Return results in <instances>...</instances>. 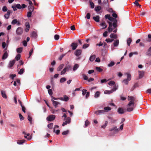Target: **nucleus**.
<instances>
[{"label": "nucleus", "instance_id": "obj_1", "mask_svg": "<svg viewBox=\"0 0 151 151\" xmlns=\"http://www.w3.org/2000/svg\"><path fill=\"white\" fill-rule=\"evenodd\" d=\"M135 99L132 96H129L128 100L129 101L127 105V111H131L133 110L136 106L134 104Z\"/></svg>", "mask_w": 151, "mask_h": 151}, {"label": "nucleus", "instance_id": "obj_2", "mask_svg": "<svg viewBox=\"0 0 151 151\" xmlns=\"http://www.w3.org/2000/svg\"><path fill=\"white\" fill-rule=\"evenodd\" d=\"M108 23L109 24V26L108 27V30L109 32H111L113 31V32L116 33L117 31V29L114 30V29H115L116 27H117L116 23V22H114L113 23V25L112 24V23L110 22H108Z\"/></svg>", "mask_w": 151, "mask_h": 151}, {"label": "nucleus", "instance_id": "obj_3", "mask_svg": "<svg viewBox=\"0 0 151 151\" xmlns=\"http://www.w3.org/2000/svg\"><path fill=\"white\" fill-rule=\"evenodd\" d=\"M127 79L124 80L123 81V82L126 85H127L128 84V81H130L131 79V75L129 74H127Z\"/></svg>", "mask_w": 151, "mask_h": 151}, {"label": "nucleus", "instance_id": "obj_4", "mask_svg": "<svg viewBox=\"0 0 151 151\" xmlns=\"http://www.w3.org/2000/svg\"><path fill=\"white\" fill-rule=\"evenodd\" d=\"M55 118V116L54 115H51L49 116L46 118L47 121H51L54 120Z\"/></svg>", "mask_w": 151, "mask_h": 151}, {"label": "nucleus", "instance_id": "obj_5", "mask_svg": "<svg viewBox=\"0 0 151 151\" xmlns=\"http://www.w3.org/2000/svg\"><path fill=\"white\" fill-rule=\"evenodd\" d=\"M23 32V29L21 27H18L16 30V33L18 35H21Z\"/></svg>", "mask_w": 151, "mask_h": 151}, {"label": "nucleus", "instance_id": "obj_6", "mask_svg": "<svg viewBox=\"0 0 151 151\" xmlns=\"http://www.w3.org/2000/svg\"><path fill=\"white\" fill-rule=\"evenodd\" d=\"M12 24L13 25L17 24L18 25H20V23L19 21H18L17 19H14L12 21Z\"/></svg>", "mask_w": 151, "mask_h": 151}, {"label": "nucleus", "instance_id": "obj_7", "mask_svg": "<svg viewBox=\"0 0 151 151\" xmlns=\"http://www.w3.org/2000/svg\"><path fill=\"white\" fill-rule=\"evenodd\" d=\"M138 72L139 75V78H140L143 77L144 74V72L143 71H139Z\"/></svg>", "mask_w": 151, "mask_h": 151}, {"label": "nucleus", "instance_id": "obj_8", "mask_svg": "<svg viewBox=\"0 0 151 151\" xmlns=\"http://www.w3.org/2000/svg\"><path fill=\"white\" fill-rule=\"evenodd\" d=\"M105 112H104V110H99L95 111V114L96 115H99L101 114H103Z\"/></svg>", "mask_w": 151, "mask_h": 151}, {"label": "nucleus", "instance_id": "obj_9", "mask_svg": "<svg viewBox=\"0 0 151 151\" xmlns=\"http://www.w3.org/2000/svg\"><path fill=\"white\" fill-rule=\"evenodd\" d=\"M78 46L77 43L73 42L72 43L71 45V47H72L73 50H75Z\"/></svg>", "mask_w": 151, "mask_h": 151}, {"label": "nucleus", "instance_id": "obj_10", "mask_svg": "<svg viewBox=\"0 0 151 151\" xmlns=\"http://www.w3.org/2000/svg\"><path fill=\"white\" fill-rule=\"evenodd\" d=\"M15 60H13L12 61H11L9 63V67L11 68L14 65V64L15 63Z\"/></svg>", "mask_w": 151, "mask_h": 151}, {"label": "nucleus", "instance_id": "obj_11", "mask_svg": "<svg viewBox=\"0 0 151 151\" xmlns=\"http://www.w3.org/2000/svg\"><path fill=\"white\" fill-rule=\"evenodd\" d=\"M10 13L11 11L8 10L7 11L6 14L4 15V17L6 19H8L9 18Z\"/></svg>", "mask_w": 151, "mask_h": 151}, {"label": "nucleus", "instance_id": "obj_12", "mask_svg": "<svg viewBox=\"0 0 151 151\" xmlns=\"http://www.w3.org/2000/svg\"><path fill=\"white\" fill-rule=\"evenodd\" d=\"M25 26L26 28L25 29V31L26 32H27L29 30L30 28V25L29 23L28 22H27L25 23Z\"/></svg>", "mask_w": 151, "mask_h": 151}, {"label": "nucleus", "instance_id": "obj_13", "mask_svg": "<svg viewBox=\"0 0 151 151\" xmlns=\"http://www.w3.org/2000/svg\"><path fill=\"white\" fill-rule=\"evenodd\" d=\"M1 92L2 97L4 99H6L7 96L6 94V91H1Z\"/></svg>", "mask_w": 151, "mask_h": 151}, {"label": "nucleus", "instance_id": "obj_14", "mask_svg": "<svg viewBox=\"0 0 151 151\" xmlns=\"http://www.w3.org/2000/svg\"><path fill=\"white\" fill-rule=\"evenodd\" d=\"M119 130L116 127H114L110 129V131H114L115 133H116L119 131Z\"/></svg>", "mask_w": 151, "mask_h": 151}, {"label": "nucleus", "instance_id": "obj_15", "mask_svg": "<svg viewBox=\"0 0 151 151\" xmlns=\"http://www.w3.org/2000/svg\"><path fill=\"white\" fill-rule=\"evenodd\" d=\"M52 104L54 106H55V107H56L57 106V105L60 104V103L55 101V100H52Z\"/></svg>", "mask_w": 151, "mask_h": 151}, {"label": "nucleus", "instance_id": "obj_16", "mask_svg": "<svg viewBox=\"0 0 151 151\" xmlns=\"http://www.w3.org/2000/svg\"><path fill=\"white\" fill-rule=\"evenodd\" d=\"M81 50H77L75 52V55L76 56H78L81 55Z\"/></svg>", "mask_w": 151, "mask_h": 151}, {"label": "nucleus", "instance_id": "obj_17", "mask_svg": "<svg viewBox=\"0 0 151 151\" xmlns=\"http://www.w3.org/2000/svg\"><path fill=\"white\" fill-rule=\"evenodd\" d=\"M100 25L101 26L103 27L102 29H105L106 28L107 26L106 24L104 22H102L100 24Z\"/></svg>", "mask_w": 151, "mask_h": 151}, {"label": "nucleus", "instance_id": "obj_18", "mask_svg": "<svg viewBox=\"0 0 151 151\" xmlns=\"http://www.w3.org/2000/svg\"><path fill=\"white\" fill-rule=\"evenodd\" d=\"M119 44V40H116L114 41V47L117 46Z\"/></svg>", "mask_w": 151, "mask_h": 151}, {"label": "nucleus", "instance_id": "obj_19", "mask_svg": "<svg viewBox=\"0 0 151 151\" xmlns=\"http://www.w3.org/2000/svg\"><path fill=\"white\" fill-rule=\"evenodd\" d=\"M118 86L117 84H116L114 85V87L113 88L111 89L112 91L113 92L116 91L118 88Z\"/></svg>", "mask_w": 151, "mask_h": 151}, {"label": "nucleus", "instance_id": "obj_20", "mask_svg": "<svg viewBox=\"0 0 151 151\" xmlns=\"http://www.w3.org/2000/svg\"><path fill=\"white\" fill-rule=\"evenodd\" d=\"M118 112L119 114H122L124 113V111L123 109L119 108L118 109Z\"/></svg>", "mask_w": 151, "mask_h": 151}, {"label": "nucleus", "instance_id": "obj_21", "mask_svg": "<svg viewBox=\"0 0 151 151\" xmlns=\"http://www.w3.org/2000/svg\"><path fill=\"white\" fill-rule=\"evenodd\" d=\"M93 18L95 21L97 22H99V17L98 16L94 17Z\"/></svg>", "mask_w": 151, "mask_h": 151}, {"label": "nucleus", "instance_id": "obj_22", "mask_svg": "<svg viewBox=\"0 0 151 151\" xmlns=\"http://www.w3.org/2000/svg\"><path fill=\"white\" fill-rule=\"evenodd\" d=\"M101 9V7L99 6H97L95 8V10L96 12H99Z\"/></svg>", "mask_w": 151, "mask_h": 151}, {"label": "nucleus", "instance_id": "obj_23", "mask_svg": "<svg viewBox=\"0 0 151 151\" xmlns=\"http://www.w3.org/2000/svg\"><path fill=\"white\" fill-rule=\"evenodd\" d=\"M8 45V44H6L5 42H2V46L3 48H5L6 47L5 49L6 50Z\"/></svg>", "mask_w": 151, "mask_h": 151}, {"label": "nucleus", "instance_id": "obj_24", "mask_svg": "<svg viewBox=\"0 0 151 151\" xmlns=\"http://www.w3.org/2000/svg\"><path fill=\"white\" fill-rule=\"evenodd\" d=\"M110 37L111 38L116 39L117 38L116 35L112 33L110 35Z\"/></svg>", "mask_w": 151, "mask_h": 151}, {"label": "nucleus", "instance_id": "obj_25", "mask_svg": "<svg viewBox=\"0 0 151 151\" xmlns=\"http://www.w3.org/2000/svg\"><path fill=\"white\" fill-rule=\"evenodd\" d=\"M111 110V108L109 107H106L104 108V110L105 112H107L109 111H110Z\"/></svg>", "mask_w": 151, "mask_h": 151}, {"label": "nucleus", "instance_id": "obj_26", "mask_svg": "<svg viewBox=\"0 0 151 151\" xmlns=\"http://www.w3.org/2000/svg\"><path fill=\"white\" fill-rule=\"evenodd\" d=\"M8 55L7 54V52H5L4 54L3 57H2V59L4 60L6 58L8 57Z\"/></svg>", "mask_w": 151, "mask_h": 151}, {"label": "nucleus", "instance_id": "obj_27", "mask_svg": "<svg viewBox=\"0 0 151 151\" xmlns=\"http://www.w3.org/2000/svg\"><path fill=\"white\" fill-rule=\"evenodd\" d=\"M108 84L110 86H114L115 84V82L114 81H109L108 83Z\"/></svg>", "mask_w": 151, "mask_h": 151}, {"label": "nucleus", "instance_id": "obj_28", "mask_svg": "<svg viewBox=\"0 0 151 151\" xmlns=\"http://www.w3.org/2000/svg\"><path fill=\"white\" fill-rule=\"evenodd\" d=\"M79 65L77 64H76L73 68V70L75 71L79 67Z\"/></svg>", "mask_w": 151, "mask_h": 151}, {"label": "nucleus", "instance_id": "obj_29", "mask_svg": "<svg viewBox=\"0 0 151 151\" xmlns=\"http://www.w3.org/2000/svg\"><path fill=\"white\" fill-rule=\"evenodd\" d=\"M25 142V140H21L17 141V142L18 144L21 145L22 144Z\"/></svg>", "mask_w": 151, "mask_h": 151}, {"label": "nucleus", "instance_id": "obj_30", "mask_svg": "<svg viewBox=\"0 0 151 151\" xmlns=\"http://www.w3.org/2000/svg\"><path fill=\"white\" fill-rule=\"evenodd\" d=\"M28 9L29 11L33 12V6L32 5L29 6L28 7Z\"/></svg>", "mask_w": 151, "mask_h": 151}, {"label": "nucleus", "instance_id": "obj_31", "mask_svg": "<svg viewBox=\"0 0 151 151\" xmlns=\"http://www.w3.org/2000/svg\"><path fill=\"white\" fill-rule=\"evenodd\" d=\"M113 93L112 91L111 90H105L104 92V93L105 94H110Z\"/></svg>", "mask_w": 151, "mask_h": 151}, {"label": "nucleus", "instance_id": "obj_32", "mask_svg": "<svg viewBox=\"0 0 151 151\" xmlns=\"http://www.w3.org/2000/svg\"><path fill=\"white\" fill-rule=\"evenodd\" d=\"M96 58V56L95 55H92L91 56L90 58V60L91 61H93Z\"/></svg>", "mask_w": 151, "mask_h": 151}, {"label": "nucleus", "instance_id": "obj_33", "mask_svg": "<svg viewBox=\"0 0 151 151\" xmlns=\"http://www.w3.org/2000/svg\"><path fill=\"white\" fill-rule=\"evenodd\" d=\"M100 94V93L99 91H97L96 92L94 95V97L95 98H97L98 97Z\"/></svg>", "mask_w": 151, "mask_h": 151}, {"label": "nucleus", "instance_id": "obj_34", "mask_svg": "<svg viewBox=\"0 0 151 151\" xmlns=\"http://www.w3.org/2000/svg\"><path fill=\"white\" fill-rule=\"evenodd\" d=\"M67 67L65 68L61 72V75H62L64 74L65 73L67 70Z\"/></svg>", "mask_w": 151, "mask_h": 151}, {"label": "nucleus", "instance_id": "obj_35", "mask_svg": "<svg viewBox=\"0 0 151 151\" xmlns=\"http://www.w3.org/2000/svg\"><path fill=\"white\" fill-rule=\"evenodd\" d=\"M96 69L97 71L99 72H102L103 70L102 69L98 67H96Z\"/></svg>", "mask_w": 151, "mask_h": 151}, {"label": "nucleus", "instance_id": "obj_36", "mask_svg": "<svg viewBox=\"0 0 151 151\" xmlns=\"http://www.w3.org/2000/svg\"><path fill=\"white\" fill-rule=\"evenodd\" d=\"M22 50V47H19L17 49V52L18 53H21Z\"/></svg>", "mask_w": 151, "mask_h": 151}, {"label": "nucleus", "instance_id": "obj_37", "mask_svg": "<svg viewBox=\"0 0 151 151\" xmlns=\"http://www.w3.org/2000/svg\"><path fill=\"white\" fill-rule=\"evenodd\" d=\"M114 65V62L113 61H111L110 63L108 65V66L109 67H111L113 66Z\"/></svg>", "mask_w": 151, "mask_h": 151}, {"label": "nucleus", "instance_id": "obj_38", "mask_svg": "<svg viewBox=\"0 0 151 151\" xmlns=\"http://www.w3.org/2000/svg\"><path fill=\"white\" fill-rule=\"evenodd\" d=\"M65 122H66L67 123H69L71 121L70 118L69 117H68L65 119Z\"/></svg>", "mask_w": 151, "mask_h": 151}, {"label": "nucleus", "instance_id": "obj_39", "mask_svg": "<svg viewBox=\"0 0 151 151\" xmlns=\"http://www.w3.org/2000/svg\"><path fill=\"white\" fill-rule=\"evenodd\" d=\"M132 42V39L130 38H128L127 40V44L128 46H129L130 45V44Z\"/></svg>", "mask_w": 151, "mask_h": 151}, {"label": "nucleus", "instance_id": "obj_40", "mask_svg": "<svg viewBox=\"0 0 151 151\" xmlns=\"http://www.w3.org/2000/svg\"><path fill=\"white\" fill-rule=\"evenodd\" d=\"M108 19L109 20H110L111 21H115L116 22H116V23L117 21H116V20L115 19H114L112 17H110V16L109 17Z\"/></svg>", "mask_w": 151, "mask_h": 151}, {"label": "nucleus", "instance_id": "obj_41", "mask_svg": "<svg viewBox=\"0 0 151 151\" xmlns=\"http://www.w3.org/2000/svg\"><path fill=\"white\" fill-rule=\"evenodd\" d=\"M64 65L63 64L60 65L59 66L58 68V71H60L63 68Z\"/></svg>", "mask_w": 151, "mask_h": 151}, {"label": "nucleus", "instance_id": "obj_42", "mask_svg": "<svg viewBox=\"0 0 151 151\" xmlns=\"http://www.w3.org/2000/svg\"><path fill=\"white\" fill-rule=\"evenodd\" d=\"M107 124L108 122L107 121H105L104 123V125L101 126V127L104 129L105 128L106 126H107Z\"/></svg>", "mask_w": 151, "mask_h": 151}, {"label": "nucleus", "instance_id": "obj_43", "mask_svg": "<svg viewBox=\"0 0 151 151\" xmlns=\"http://www.w3.org/2000/svg\"><path fill=\"white\" fill-rule=\"evenodd\" d=\"M53 126V123H50L48 125L47 127L49 129H52V128Z\"/></svg>", "mask_w": 151, "mask_h": 151}, {"label": "nucleus", "instance_id": "obj_44", "mask_svg": "<svg viewBox=\"0 0 151 151\" xmlns=\"http://www.w3.org/2000/svg\"><path fill=\"white\" fill-rule=\"evenodd\" d=\"M21 57L20 55L19 54H18L15 57V59L17 60H19L20 59Z\"/></svg>", "mask_w": 151, "mask_h": 151}, {"label": "nucleus", "instance_id": "obj_45", "mask_svg": "<svg viewBox=\"0 0 151 151\" xmlns=\"http://www.w3.org/2000/svg\"><path fill=\"white\" fill-rule=\"evenodd\" d=\"M114 40L113 39H111L109 38L106 39L105 40V41L107 42H111Z\"/></svg>", "mask_w": 151, "mask_h": 151}, {"label": "nucleus", "instance_id": "obj_46", "mask_svg": "<svg viewBox=\"0 0 151 151\" xmlns=\"http://www.w3.org/2000/svg\"><path fill=\"white\" fill-rule=\"evenodd\" d=\"M66 80V78H63L60 79V82L61 83H62L65 81Z\"/></svg>", "mask_w": 151, "mask_h": 151}, {"label": "nucleus", "instance_id": "obj_47", "mask_svg": "<svg viewBox=\"0 0 151 151\" xmlns=\"http://www.w3.org/2000/svg\"><path fill=\"white\" fill-rule=\"evenodd\" d=\"M137 54V53L136 52H131L129 54V56L130 57H131L133 55Z\"/></svg>", "mask_w": 151, "mask_h": 151}, {"label": "nucleus", "instance_id": "obj_48", "mask_svg": "<svg viewBox=\"0 0 151 151\" xmlns=\"http://www.w3.org/2000/svg\"><path fill=\"white\" fill-rule=\"evenodd\" d=\"M7 9H8L6 6H4L2 9V11L4 12L7 11Z\"/></svg>", "mask_w": 151, "mask_h": 151}, {"label": "nucleus", "instance_id": "obj_49", "mask_svg": "<svg viewBox=\"0 0 151 151\" xmlns=\"http://www.w3.org/2000/svg\"><path fill=\"white\" fill-rule=\"evenodd\" d=\"M16 7L18 9H20L22 8V6L19 4H17L16 5Z\"/></svg>", "mask_w": 151, "mask_h": 151}, {"label": "nucleus", "instance_id": "obj_50", "mask_svg": "<svg viewBox=\"0 0 151 151\" xmlns=\"http://www.w3.org/2000/svg\"><path fill=\"white\" fill-rule=\"evenodd\" d=\"M90 5L91 8H93L94 7V4L91 1L90 2Z\"/></svg>", "mask_w": 151, "mask_h": 151}, {"label": "nucleus", "instance_id": "obj_51", "mask_svg": "<svg viewBox=\"0 0 151 151\" xmlns=\"http://www.w3.org/2000/svg\"><path fill=\"white\" fill-rule=\"evenodd\" d=\"M24 71V69L23 68L21 69L19 72L18 73L20 75L22 74Z\"/></svg>", "mask_w": 151, "mask_h": 151}, {"label": "nucleus", "instance_id": "obj_52", "mask_svg": "<svg viewBox=\"0 0 151 151\" xmlns=\"http://www.w3.org/2000/svg\"><path fill=\"white\" fill-rule=\"evenodd\" d=\"M32 12L29 11L27 13V16L28 17H30L32 15Z\"/></svg>", "mask_w": 151, "mask_h": 151}, {"label": "nucleus", "instance_id": "obj_53", "mask_svg": "<svg viewBox=\"0 0 151 151\" xmlns=\"http://www.w3.org/2000/svg\"><path fill=\"white\" fill-rule=\"evenodd\" d=\"M83 77L84 80L87 81L88 80V77L85 74H83Z\"/></svg>", "mask_w": 151, "mask_h": 151}, {"label": "nucleus", "instance_id": "obj_54", "mask_svg": "<svg viewBox=\"0 0 151 151\" xmlns=\"http://www.w3.org/2000/svg\"><path fill=\"white\" fill-rule=\"evenodd\" d=\"M59 38V36L58 35H56L54 36V38L56 40H58Z\"/></svg>", "mask_w": 151, "mask_h": 151}, {"label": "nucleus", "instance_id": "obj_55", "mask_svg": "<svg viewBox=\"0 0 151 151\" xmlns=\"http://www.w3.org/2000/svg\"><path fill=\"white\" fill-rule=\"evenodd\" d=\"M68 132H69V131L67 130V131L63 132L62 134L63 135H66L67 134H68Z\"/></svg>", "mask_w": 151, "mask_h": 151}, {"label": "nucleus", "instance_id": "obj_56", "mask_svg": "<svg viewBox=\"0 0 151 151\" xmlns=\"http://www.w3.org/2000/svg\"><path fill=\"white\" fill-rule=\"evenodd\" d=\"M89 46V45L87 44H84L83 46V48L86 49Z\"/></svg>", "mask_w": 151, "mask_h": 151}, {"label": "nucleus", "instance_id": "obj_57", "mask_svg": "<svg viewBox=\"0 0 151 151\" xmlns=\"http://www.w3.org/2000/svg\"><path fill=\"white\" fill-rule=\"evenodd\" d=\"M86 89H83L82 90V95L84 96L86 93Z\"/></svg>", "mask_w": 151, "mask_h": 151}, {"label": "nucleus", "instance_id": "obj_58", "mask_svg": "<svg viewBox=\"0 0 151 151\" xmlns=\"http://www.w3.org/2000/svg\"><path fill=\"white\" fill-rule=\"evenodd\" d=\"M32 36L33 37H35L37 36V34L35 32H33L32 34Z\"/></svg>", "mask_w": 151, "mask_h": 151}, {"label": "nucleus", "instance_id": "obj_59", "mask_svg": "<svg viewBox=\"0 0 151 151\" xmlns=\"http://www.w3.org/2000/svg\"><path fill=\"white\" fill-rule=\"evenodd\" d=\"M28 119L30 122V123H31L32 122V118L31 117H30L29 115L28 116Z\"/></svg>", "mask_w": 151, "mask_h": 151}, {"label": "nucleus", "instance_id": "obj_60", "mask_svg": "<svg viewBox=\"0 0 151 151\" xmlns=\"http://www.w3.org/2000/svg\"><path fill=\"white\" fill-rule=\"evenodd\" d=\"M48 91L49 94L50 95H52V89H49Z\"/></svg>", "mask_w": 151, "mask_h": 151}, {"label": "nucleus", "instance_id": "obj_61", "mask_svg": "<svg viewBox=\"0 0 151 151\" xmlns=\"http://www.w3.org/2000/svg\"><path fill=\"white\" fill-rule=\"evenodd\" d=\"M64 100L65 101H68L69 99L68 97L66 96H65L64 97Z\"/></svg>", "mask_w": 151, "mask_h": 151}, {"label": "nucleus", "instance_id": "obj_62", "mask_svg": "<svg viewBox=\"0 0 151 151\" xmlns=\"http://www.w3.org/2000/svg\"><path fill=\"white\" fill-rule=\"evenodd\" d=\"M108 33V32L106 31L105 32L103 33V36L104 37H106L107 36V35Z\"/></svg>", "mask_w": 151, "mask_h": 151}, {"label": "nucleus", "instance_id": "obj_63", "mask_svg": "<svg viewBox=\"0 0 151 151\" xmlns=\"http://www.w3.org/2000/svg\"><path fill=\"white\" fill-rule=\"evenodd\" d=\"M57 134L58 135L59 134L60 132V130L59 129L57 130L56 131L55 130V131H53Z\"/></svg>", "mask_w": 151, "mask_h": 151}, {"label": "nucleus", "instance_id": "obj_64", "mask_svg": "<svg viewBox=\"0 0 151 151\" xmlns=\"http://www.w3.org/2000/svg\"><path fill=\"white\" fill-rule=\"evenodd\" d=\"M148 41L150 42H151V34L148 35Z\"/></svg>", "mask_w": 151, "mask_h": 151}]
</instances>
